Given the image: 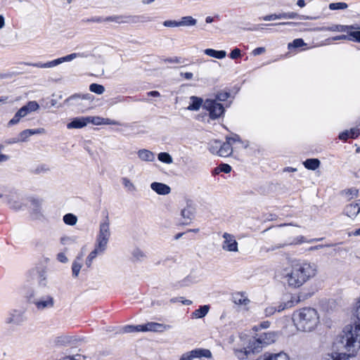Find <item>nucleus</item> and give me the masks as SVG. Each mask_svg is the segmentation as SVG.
I'll list each match as a JSON object with an SVG mask.
<instances>
[{
    "instance_id": "f257e3e1",
    "label": "nucleus",
    "mask_w": 360,
    "mask_h": 360,
    "mask_svg": "<svg viewBox=\"0 0 360 360\" xmlns=\"http://www.w3.org/2000/svg\"><path fill=\"white\" fill-rule=\"evenodd\" d=\"M317 274V265L314 262L304 261L294 264L285 280L289 286L299 288Z\"/></svg>"
},
{
    "instance_id": "f03ea898",
    "label": "nucleus",
    "mask_w": 360,
    "mask_h": 360,
    "mask_svg": "<svg viewBox=\"0 0 360 360\" xmlns=\"http://www.w3.org/2000/svg\"><path fill=\"white\" fill-rule=\"evenodd\" d=\"M356 316L360 321V297L357 302ZM340 342L348 352L360 347V323L345 327L340 335Z\"/></svg>"
},
{
    "instance_id": "7ed1b4c3",
    "label": "nucleus",
    "mask_w": 360,
    "mask_h": 360,
    "mask_svg": "<svg viewBox=\"0 0 360 360\" xmlns=\"http://www.w3.org/2000/svg\"><path fill=\"white\" fill-rule=\"evenodd\" d=\"M319 315L316 309L311 307L302 308L294 312L292 320L299 330L311 331L319 323Z\"/></svg>"
},
{
    "instance_id": "20e7f679",
    "label": "nucleus",
    "mask_w": 360,
    "mask_h": 360,
    "mask_svg": "<svg viewBox=\"0 0 360 360\" xmlns=\"http://www.w3.org/2000/svg\"><path fill=\"white\" fill-rule=\"evenodd\" d=\"M276 338V335L275 333H264L257 338L250 340L249 342V346L248 348H245L244 351H240L239 353L241 355H239V358L243 359L245 356H248V355L250 353L259 352L260 349L265 345H270L275 342Z\"/></svg>"
},
{
    "instance_id": "39448f33",
    "label": "nucleus",
    "mask_w": 360,
    "mask_h": 360,
    "mask_svg": "<svg viewBox=\"0 0 360 360\" xmlns=\"http://www.w3.org/2000/svg\"><path fill=\"white\" fill-rule=\"evenodd\" d=\"M203 108L209 112V117L214 120L221 117L225 112L224 105L213 99H206L203 104Z\"/></svg>"
},
{
    "instance_id": "423d86ee",
    "label": "nucleus",
    "mask_w": 360,
    "mask_h": 360,
    "mask_svg": "<svg viewBox=\"0 0 360 360\" xmlns=\"http://www.w3.org/2000/svg\"><path fill=\"white\" fill-rule=\"evenodd\" d=\"M84 53H72L64 57H61L57 59H55L52 61H49L47 63H29L28 65H32L33 67H37L39 68H50L55 67L61 64L63 62L71 61L72 60L78 58V57H84Z\"/></svg>"
},
{
    "instance_id": "0eeeda50",
    "label": "nucleus",
    "mask_w": 360,
    "mask_h": 360,
    "mask_svg": "<svg viewBox=\"0 0 360 360\" xmlns=\"http://www.w3.org/2000/svg\"><path fill=\"white\" fill-rule=\"evenodd\" d=\"M300 301V297L290 296V300L281 303L278 307L269 306L264 309V314L266 316H270L276 311H281L285 309L291 308L294 307Z\"/></svg>"
},
{
    "instance_id": "6e6552de",
    "label": "nucleus",
    "mask_w": 360,
    "mask_h": 360,
    "mask_svg": "<svg viewBox=\"0 0 360 360\" xmlns=\"http://www.w3.org/2000/svg\"><path fill=\"white\" fill-rule=\"evenodd\" d=\"M211 359L212 357V352L208 349L196 348L190 352L184 353L179 360H193L194 359L202 358Z\"/></svg>"
},
{
    "instance_id": "1a4fd4ad",
    "label": "nucleus",
    "mask_w": 360,
    "mask_h": 360,
    "mask_svg": "<svg viewBox=\"0 0 360 360\" xmlns=\"http://www.w3.org/2000/svg\"><path fill=\"white\" fill-rule=\"evenodd\" d=\"M222 237L224 238V241L222 243L221 248L227 252L238 251V244L233 235L228 233H224Z\"/></svg>"
},
{
    "instance_id": "9d476101",
    "label": "nucleus",
    "mask_w": 360,
    "mask_h": 360,
    "mask_svg": "<svg viewBox=\"0 0 360 360\" xmlns=\"http://www.w3.org/2000/svg\"><path fill=\"white\" fill-rule=\"evenodd\" d=\"M169 328H171V326L169 325H165L155 322H148L144 325H141V328L140 330H142V332H163Z\"/></svg>"
},
{
    "instance_id": "9b49d317",
    "label": "nucleus",
    "mask_w": 360,
    "mask_h": 360,
    "mask_svg": "<svg viewBox=\"0 0 360 360\" xmlns=\"http://www.w3.org/2000/svg\"><path fill=\"white\" fill-rule=\"evenodd\" d=\"M35 304L36 307L39 310H44L47 308H51L54 305L53 297L50 295H46L39 300H34L31 301Z\"/></svg>"
},
{
    "instance_id": "f8f14e48",
    "label": "nucleus",
    "mask_w": 360,
    "mask_h": 360,
    "mask_svg": "<svg viewBox=\"0 0 360 360\" xmlns=\"http://www.w3.org/2000/svg\"><path fill=\"white\" fill-rule=\"evenodd\" d=\"M181 215L184 219L182 224L188 225L194 218L195 208L191 205L187 204V205L181 210Z\"/></svg>"
},
{
    "instance_id": "ddd939ff",
    "label": "nucleus",
    "mask_w": 360,
    "mask_h": 360,
    "mask_svg": "<svg viewBox=\"0 0 360 360\" xmlns=\"http://www.w3.org/2000/svg\"><path fill=\"white\" fill-rule=\"evenodd\" d=\"M305 242L304 238L303 236H300L296 238H294L292 242L283 243H278L276 245H272L269 248H268L266 252H273L280 248H283L288 245L300 244Z\"/></svg>"
},
{
    "instance_id": "4468645a",
    "label": "nucleus",
    "mask_w": 360,
    "mask_h": 360,
    "mask_svg": "<svg viewBox=\"0 0 360 360\" xmlns=\"http://www.w3.org/2000/svg\"><path fill=\"white\" fill-rule=\"evenodd\" d=\"M110 237V223L108 219L100 224L99 233L97 238L109 240Z\"/></svg>"
},
{
    "instance_id": "2eb2a0df",
    "label": "nucleus",
    "mask_w": 360,
    "mask_h": 360,
    "mask_svg": "<svg viewBox=\"0 0 360 360\" xmlns=\"http://www.w3.org/2000/svg\"><path fill=\"white\" fill-rule=\"evenodd\" d=\"M150 188L159 195H167L171 192L170 187L162 183L153 182L150 184Z\"/></svg>"
},
{
    "instance_id": "dca6fc26",
    "label": "nucleus",
    "mask_w": 360,
    "mask_h": 360,
    "mask_svg": "<svg viewBox=\"0 0 360 360\" xmlns=\"http://www.w3.org/2000/svg\"><path fill=\"white\" fill-rule=\"evenodd\" d=\"M217 145L219 146L218 150V155L219 156L228 157L232 153L233 149L231 146V143L229 141H226L224 143H221L220 141V143H217Z\"/></svg>"
},
{
    "instance_id": "f3484780",
    "label": "nucleus",
    "mask_w": 360,
    "mask_h": 360,
    "mask_svg": "<svg viewBox=\"0 0 360 360\" xmlns=\"http://www.w3.org/2000/svg\"><path fill=\"white\" fill-rule=\"evenodd\" d=\"M359 212L360 207L358 202L347 205L344 210V213L350 218H354Z\"/></svg>"
},
{
    "instance_id": "a211bd4d",
    "label": "nucleus",
    "mask_w": 360,
    "mask_h": 360,
    "mask_svg": "<svg viewBox=\"0 0 360 360\" xmlns=\"http://www.w3.org/2000/svg\"><path fill=\"white\" fill-rule=\"evenodd\" d=\"M88 124L87 117H76L67 124L68 129H80Z\"/></svg>"
},
{
    "instance_id": "6ab92c4d",
    "label": "nucleus",
    "mask_w": 360,
    "mask_h": 360,
    "mask_svg": "<svg viewBox=\"0 0 360 360\" xmlns=\"http://www.w3.org/2000/svg\"><path fill=\"white\" fill-rule=\"evenodd\" d=\"M24 321V318L22 315V312L20 311L15 310L11 314L10 317H8L6 320L7 323H15V324H20Z\"/></svg>"
},
{
    "instance_id": "aec40b11",
    "label": "nucleus",
    "mask_w": 360,
    "mask_h": 360,
    "mask_svg": "<svg viewBox=\"0 0 360 360\" xmlns=\"http://www.w3.org/2000/svg\"><path fill=\"white\" fill-rule=\"evenodd\" d=\"M191 103L187 107L188 110L197 111L198 110L201 106L203 107L204 102L202 98L200 97H197L195 96H192L190 98Z\"/></svg>"
},
{
    "instance_id": "412c9836",
    "label": "nucleus",
    "mask_w": 360,
    "mask_h": 360,
    "mask_svg": "<svg viewBox=\"0 0 360 360\" xmlns=\"http://www.w3.org/2000/svg\"><path fill=\"white\" fill-rule=\"evenodd\" d=\"M358 28L359 27L354 25H333L330 27H326L325 30L331 32H349V30Z\"/></svg>"
},
{
    "instance_id": "4be33fe9",
    "label": "nucleus",
    "mask_w": 360,
    "mask_h": 360,
    "mask_svg": "<svg viewBox=\"0 0 360 360\" xmlns=\"http://www.w3.org/2000/svg\"><path fill=\"white\" fill-rule=\"evenodd\" d=\"M44 129L43 128L23 130L19 134V140L20 141H25L29 136L34 134H41L44 132Z\"/></svg>"
},
{
    "instance_id": "5701e85b",
    "label": "nucleus",
    "mask_w": 360,
    "mask_h": 360,
    "mask_svg": "<svg viewBox=\"0 0 360 360\" xmlns=\"http://www.w3.org/2000/svg\"><path fill=\"white\" fill-rule=\"evenodd\" d=\"M233 302L238 305H247L250 303V300L241 292H236L233 295Z\"/></svg>"
},
{
    "instance_id": "b1692460",
    "label": "nucleus",
    "mask_w": 360,
    "mask_h": 360,
    "mask_svg": "<svg viewBox=\"0 0 360 360\" xmlns=\"http://www.w3.org/2000/svg\"><path fill=\"white\" fill-rule=\"evenodd\" d=\"M137 154L139 158L143 161L152 162L155 160L154 153L146 149L139 150Z\"/></svg>"
},
{
    "instance_id": "393cba45",
    "label": "nucleus",
    "mask_w": 360,
    "mask_h": 360,
    "mask_svg": "<svg viewBox=\"0 0 360 360\" xmlns=\"http://www.w3.org/2000/svg\"><path fill=\"white\" fill-rule=\"evenodd\" d=\"M303 165L307 169L315 170L319 167L321 162L317 158H310L303 162Z\"/></svg>"
},
{
    "instance_id": "a878e982",
    "label": "nucleus",
    "mask_w": 360,
    "mask_h": 360,
    "mask_svg": "<svg viewBox=\"0 0 360 360\" xmlns=\"http://www.w3.org/2000/svg\"><path fill=\"white\" fill-rule=\"evenodd\" d=\"M204 53L210 57H213L218 59H221L226 57V52L225 51H216L212 49H207L204 51Z\"/></svg>"
},
{
    "instance_id": "bb28decb",
    "label": "nucleus",
    "mask_w": 360,
    "mask_h": 360,
    "mask_svg": "<svg viewBox=\"0 0 360 360\" xmlns=\"http://www.w3.org/2000/svg\"><path fill=\"white\" fill-rule=\"evenodd\" d=\"M209 310H210L209 305L201 306V307H200L199 309L195 310L192 313V318H195V319L203 318L204 316H205L207 315Z\"/></svg>"
},
{
    "instance_id": "cd10ccee",
    "label": "nucleus",
    "mask_w": 360,
    "mask_h": 360,
    "mask_svg": "<svg viewBox=\"0 0 360 360\" xmlns=\"http://www.w3.org/2000/svg\"><path fill=\"white\" fill-rule=\"evenodd\" d=\"M180 26L188 27V26H194L197 23V20L193 18L192 16H184L181 18L179 20Z\"/></svg>"
},
{
    "instance_id": "c85d7f7f",
    "label": "nucleus",
    "mask_w": 360,
    "mask_h": 360,
    "mask_svg": "<svg viewBox=\"0 0 360 360\" xmlns=\"http://www.w3.org/2000/svg\"><path fill=\"white\" fill-rule=\"evenodd\" d=\"M141 325L133 326V325H127L122 328L121 331L124 333H135V332H142Z\"/></svg>"
},
{
    "instance_id": "c756f323",
    "label": "nucleus",
    "mask_w": 360,
    "mask_h": 360,
    "mask_svg": "<svg viewBox=\"0 0 360 360\" xmlns=\"http://www.w3.org/2000/svg\"><path fill=\"white\" fill-rule=\"evenodd\" d=\"M63 221L65 224L70 226H74L77 224V217L71 213L66 214L63 216Z\"/></svg>"
},
{
    "instance_id": "7c9ffc66",
    "label": "nucleus",
    "mask_w": 360,
    "mask_h": 360,
    "mask_svg": "<svg viewBox=\"0 0 360 360\" xmlns=\"http://www.w3.org/2000/svg\"><path fill=\"white\" fill-rule=\"evenodd\" d=\"M78 260H82V258L79 257H77V259L75 260L72 263V276L74 277H77L79 273V271L82 268V263L79 262Z\"/></svg>"
},
{
    "instance_id": "2f4dec72",
    "label": "nucleus",
    "mask_w": 360,
    "mask_h": 360,
    "mask_svg": "<svg viewBox=\"0 0 360 360\" xmlns=\"http://www.w3.org/2000/svg\"><path fill=\"white\" fill-rule=\"evenodd\" d=\"M108 240H109L97 238L96 243V248L98 249L100 252L103 253L107 248Z\"/></svg>"
},
{
    "instance_id": "473e14b6",
    "label": "nucleus",
    "mask_w": 360,
    "mask_h": 360,
    "mask_svg": "<svg viewBox=\"0 0 360 360\" xmlns=\"http://www.w3.org/2000/svg\"><path fill=\"white\" fill-rule=\"evenodd\" d=\"M89 90L96 94L101 95L105 91V88L103 85L93 83L89 86Z\"/></svg>"
},
{
    "instance_id": "72a5a7b5",
    "label": "nucleus",
    "mask_w": 360,
    "mask_h": 360,
    "mask_svg": "<svg viewBox=\"0 0 360 360\" xmlns=\"http://www.w3.org/2000/svg\"><path fill=\"white\" fill-rule=\"evenodd\" d=\"M74 341L72 337L61 336L58 337L56 340V344L59 345H68Z\"/></svg>"
},
{
    "instance_id": "f704fd0d",
    "label": "nucleus",
    "mask_w": 360,
    "mask_h": 360,
    "mask_svg": "<svg viewBox=\"0 0 360 360\" xmlns=\"http://www.w3.org/2000/svg\"><path fill=\"white\" fill-rule=\"evenodd\" d=\"M158 158L160 161L167 164H171L173 162L172 156L165 152L159 153Z\"/></svg>"
},
{
    "instance_id": "c9c22d12",
    "label": "nucleus",
    "mask_w": 360,
    "mask_h": 360,
    "mask_svg": "<svg viewBox=\"0 0 360 360\" xmlns=\"http://www.w3.org/2000/svg\"><path fill=\"white\" fill-rule=\"evenodd\" d=\"M323 360H349V356L344 353L336 354L334 355H328Z\"/></svg>"
},
{
    "instance_id": "e433bc0d",
    "label": "nucleus",
    "mask_w": 360,
    "mask_h": 360,
    "mask_svg": "<svg viewBox=\"0 0 360 360\" xmlns=\"http://www.w3.org/2000/svg\"><path fill=\"white\" fill-rule=\"evenodd\" d=\"M330 10H344L347 8L348 5L345 2L331 3L329 4Z\"/></svg>"
},
{
    "instance_id": "4c0bfd02",
    "label": "nucleus",
    "mask_w": 360,
    "mask_h": 360,
    "mask_svg": "<svg viewBox=\"0 0 360 360\" xmlns=\"http://www.w3.org/2000/svg\"><path fill=\"white\" fill-rule=\"evenodd\" d=\"M230 97V93L227 91H219L215 95V99L218 101H225Z\"/></svg>"
},
{
    "instance_id": "58836bf2",
    "label": "nucleus",
    "mask_w": 360,
    "mask_h": 360,
    "mask_svg": "<svg viewBox=\"0 0 360 360\" xmlns=\"http://www.w3.org/2000/svg\"><path fill=\"white\" fill-rule=\"evenodd\" d=\"M25 108H27V112L29 113L36 111L39 109V105L36 101H29L25 105H24Z\"/></svg>"
},
{
    "instance_id": "ea45409f",
    "label": "nucleus",
    "mask_w": 360,
    "mask_h": 360,
    "mask_svg": "<svg viewBox=\"0 0 360 360\" xmlns=\"http://www.w3.org/2000/svg\"><path fill=\"white\" fill-rule=\"evenodd\" d=\"M304 42L302 39H296L293 40L292 43L288 44V49L291 48H300L304 45Z\"/></svg>"
},
{
    "instance_id": "a19ab883",
    "label": "nucleus",
    "mask_w": 360,
    "mask_h": 360,
    "mask_svg": "<svg viewBox=\"0 0 360 360\" xmlns=\"http://www.w3.org/2000/svg\"><path fill=\"white\" fill-rule=\"evenodd\" d=\"M122 181L123 185L129 191H134L136 190V187L134 186L133 183H131V181L129 179H127L126 177H124V178H122Z\"/></svg>"
},
{
    "instance_id": "79ce46f5",
    "label": "nucleus",
    "mask_w": 360,
    "mask_h": 360,
    "mask_svg": "<svg viewBox=\"0 0 360 360\" xmlns=\"http://www.w3.org/2000/svg\"><path fill=\"white\" fill-rule=\"evenodd\" d=\"M271 357L272 360H290L288 356L284 352L271 353Z\"/></svg>"
},
{
    "instance_id": "37998d69",
    "label": "nucleus",
    "mask_w": 360,
    "mask_h": 360,
    "mask_svg": "<svg viewBox=\"0 0 360 360\" xmlns=\"http://www.w3.org/2000/svg\"><path fill=\"white\" fill-rule=\"evenodd\" d=\"M88 123H92L95 125H101L102 124L103 117L94 116V117H87Z\"/></svg>"
},
{
    "instance_id": "c03bdc74",
    "label": "nucleus",
    "mask_w": 360,
    "mask_h": 360,
    "mask_svg": "<svg viewBox=\"0 0 360 360\" xmlns=\"http://www.w3.org/2000/svg\"><path fill=\"white\" fill-rule=\"evenodd\" d=\"M22 117H23L22 115L18 111L14 117L8 122V125L11 126L18 124Z\"/></svg>"
},
{
    "instance_id": "a18cd8bd",
    "label": "nucleus",
    "mask_w": 360,
    "mask_h": 360,
    "mask_svg": "<svg viewBox=\"0 0 360 360\" xmlns=\"http://www.w3.org/2000/svg\"><path fill=\"white\" fill-rule=\"evenodd\" d=\"M22 117H23L22 115L18 111L14 117L8 122V125L11 126L18 124Z\"/></svg>"
},
{
    "instance_id": "49530a36",
    "label": "nucleus",
    "mask_w": 360,
    "mask_h": 360,
    "mask_svg": "<svg viewBox=\"0 0 360 360\" xmlns=\"http://www.w3.org/2000/svg\"><path fill=\"white\" fill-rule=\"evenodd\" d=\"M217 143H220V141L215 140L214 141L211 143L209 146V150L213 154H218L219 146L217 145Z\"/></svg>"
},
{
    "instance_id": "de8ad7c7",
    "label": "nucleus",
    "mask_w": 360,
    "mask_h": 360,
    "mask_svg": "<svg viewBox=\"0 0 360 360\" xmlns=\"http://www.w3.org/2000/svg\"><path fill=\"white\" fill-rule=\"evenodd\" d=\"M31 205L32 207L33 211L37 214L40 212L41 210V203L39 200L32 199L31 200Z\"/></svg>"
},
{
    "instance_id": "09e8293b",
    "label": "nucleus",
    "mask_w": 360,
    "mask_h": 360,
    "mask_svg": "<svg viewBox=\"0 0 360 360\" xmlns=\"http://www.w3.org/2000/svg\"><path fill=\"white\" fill-rule=\"evenodd\" d=\"M76 240L73 237L63 236L60 238V243L63 245H68L75 243Z\"/></svg>"
},
{
    "instance_id": "8fccbe9b",
    "label": "nucleus",
    "mask_w": 360,
    "mask_h": 360,
    "mask_svg": "<svg viewBox=\"0 0 360 360\" xmlns=\"http://www.w3.org/2000/svg\"><path fill=\"white\" fill-rule=\"evenodd\" d=\"M217 170L221 171V172L228 174L231 171V167L228 164L222 163L219 165Z\"/></svg>"
},
{
    "instance_id": "3c124183",
    "label": "nucleus",
    "mask_w": 360,
    "mask_h": 360,
    "mask_svg": "<svg viewBox=\"0 0 360 360\" xmlns=\"http://www.w3.org/2000/svg\"><path fill=\"white\" fill-rule=\"evenodd\" d=\"M164 26L168 27H180L179 21L176 20H165L163 22Z\"/></svg>"
},
{
    "instance_id": "603ef678",
    "label": "nucleus",
    "mask_w": 360,
    "mask_h": 360,
    "mask_svg": "<svg viewBox=\"0 0 360 360\" xmlns=\"http://www.w3.org/2000/svg\"><path fill=\"white\" fill-rule=\"evenodd\" d=\"M262 19L266 21L281 19V13H279V14L274 13V14L267 15L264 16L262 18Z\"/></svg>"
},
{
    "instance_id": "864d4df0",
    "label": "nucleus",
    "mask_w": 360,
    "mask_h": 360,
    "mask_svg": "<svg viewBox=\"0 0 360 360\" xmlns=\"http://www.w3.org/2000/svg\"><path fill=\"white\" fill-rule=\"evenodd\" d=\"M49 171V168L46 165H41L38 166L34 169V173L38 174H41V173H46Z\"/></svg>"
},
{
    "instance_id": "5fc2aeb1",
    "label": "nucleus",
    "mask_w": 360,
    "mask_h": 360,
    "mask_svg": "<svg viewBox=\"0 0 360 360\" xmlns=\"http://www.w3.org/2000/svg\"><path fill=\"white\" fill-rule=\"evenodd\" d=\"M349 37L352 38L351 41L360 43V31L349 32Z\"/></svg>"
},
{
    "instance_id": "6e6d98bb",
    "label": "nucleus",
    "mask_w": 360,
    "mask_h": 360,
    "mask_svg": "<svg viewBox=\"0 0 360 360\" xmlns=\"http://www.w3.org/2000/svg\"><path fill=\"white\" fill-rule=\"evenodd\" d=\"M82 98V99H90L91 98V95L89 94H83V95H80V94H74L71 96H70L67 101H70V100H72V99H75V98Z\"/></svg>"
},
{
    "instance_id": "4d7b16f0",
    "label": "nucleus",
    "mask_w": 360,
    "mask_h": 360,
    "mask_svg": "<svg viewBox=\"0 0 360 360\" xmlns=\"http://www.w3.org/2000/svg\"><path fill=\"white\" fill-rule=\"evenodd\" d=\"M240 57H241V51L238 48H235L230 53V58L231 59H237Z\"/></svg>"
},
{
    "instance_id": "13d9d810",
    "label": "nucleus",
    "mask_w": 360,
    "mask_h": 360,
    "mask_svg": "<svg viewBox=\"0 0 360 360\" xmlns=\"http://www.w3.org/2000/svg\"><path fill=\"white\" fill-rule=\"evenodd\" d=\"M297 14L294 12L281 13V19H294Z\"/></svg>"
},
{
    "instance_id": "bf43d9fd",
    "label": "nucleus",
    "mask_w": 360,
    "mask_h": 360,
    "mask_svg": "<svg viewBox=\"0 0 360 360\" xmlns=\"http://www.w3.org/2000/svg\"><path fill=\"white\" fill-rule=\"evenodd\" d=\"M270 326V322L268 321H265L262 322L258 326H255L253 329L256 331L258 330L259 328H268Z\"/></svg>"
},
{
    "instance_id": "052dcab7",
    "label": "nucleus",
    "mask_w": 360,
    "mask_h": 360,
    "mask_svg": "<svg viewBox=\"0 0 360 360\" xmlns=\"http://www.w3.org/2000/svg\"><path fill=\"white\" fill-rule=\"evenodd\" d=\"M82 357L83 356L81 354H76L75 356H66L59 360H81Z\"/></svg>"
},
{
    "instance_id": "680f3d73",
    "label": "nucleus",
    "mask_w": 360,
    "mask_h": 360,
    "mask_svg": "<svg viewBox=\"0 0 360 360\" xmlns=\"http://www.w3.org/2000/svg\"><path fill=\"white\" fill-rule=\"evenodd\" d=\"M132 255H133L134 257H135L137 259H140L141 258L144 257L143 252L139 249L134 250L133 251Z\"/></svg>"
},
{
    "instance_id": "e2e57ef3",
    "label": "nucleus",
    "mask_w": 360,
    "mask_h": 360,
    "mask_svg": "<svg viewBox=\"0 0 360 360\" xmlns=\"http://www.w3.org/2000/svg\"><path fill=\"white\" fill-rule=\"evenodd\" d=\"M102 124L119 125L120 123L115 120H110L109 118H103Z\"/></svg>"
},
{
    "instance_id": "0e129e2a",
    "label": "nucleus",
    "mask_w": 360,
    "mask_h": 360,
    "mask_svg": "<svg viewBox=\"0 0 360 360\" xmlns=\"http://www.w3.org/2000/svg\"><path fill=\"white\" fill-rule=\"evenodd\" d=\"M349 134L350 136V138L355 139L359 136V130L356 128L351 129L349 131Z\"/></svg>"
},
{
    "instance_id": "69168bd1",
    "label": "nucleus",
    "mask_w": 360,
    "mask_h": 360,
    "mask_svg": "<svg viewBox=\"0 0 360 360\" xmlns=\"http://www.w3.org/2000/svg\"><path fill=\"white\" fill-rule=\"evenodd\" d=\"M165 62L172 63H182V59L178 57L169 58L165 60Z\"/></svg>"
},
{
    "instance_id": "338daca9",
    "label": "nucleus",
    "mask_w": 360,
    "mask_h": 360,
    "mask_svg": "<svg viewBox=\"0 0 360 360\" xmlns=\"http://www.w3.org/2000/svg\"><path fill=\"white\" fill-rule=\"evenodd\" d=\"M57 259L58 261L63 263H66L68 261L67 257L63 252H60L57 255Z\"/></svg>"
},
{
    "instance_id": "774afa93",
    "label": "nucleus",
    "mask_w": 360,
    "mask_h": 360,
    "mask_svg": "<svg viewBox=\"0 0 360 360\" xmlns=\"http://www.w3.org/2000/svg\"><path fill=\"white\" fill-rule=\"evenodd\" d=\"M257 360H272L271 353L266 352L260 356Z\"/></svg>"
}]
</instances>
